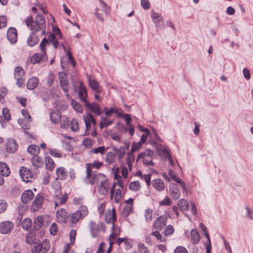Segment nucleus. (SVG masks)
I'll return each mask as SVG.
<instances>
[{"mask_svg":"<svg viewBox=\"0 0 253 253\" xmlns=\"http://www.w3.org/2000/svg\"><path fill=\"white\" fill-rule=\"evenodd\" d=\"M79 96L80 100L84 102L85 104V101H87L86 99V97L87 96V92L85 88L83 86L82 83H80Z\"/></svg>","mask_w":253,"mask_h":253,"instance_id":"obj_29","label":"nucleus"},{"mask_svg":"<svg viewBox=\"0 0 253 253\" xmlns=\"http://www.w3.org/2000/svg\"><path fill=\"white\" fill-rule=\"evenodd\" d=\"M178 205L182 211H187L189 208V205L187 201L183 199H182L178 201Z\"/></svg>","mask_w":253,"mask_h":253,"instance_id":"obj_39","label":"nucleus"},{"mask_svg":"<svg viewBox=\"0 0 253 253\" xmlns=\"http://www.w3.org/2000/svg\"><path fill=\"white\" fill-rule=\"evenodd\" d=\"M142 132H145V134H143L142 135L140 141H139L142 144H143L146 141L147 136H149L150 134V132L149 130L147 128H146L144 130L142 129Z\"/></svg>","mask_w":253,"mask_h":253,"instance_id":"obj_55","label":"nucleus"},{"mask_svg":"<svg viewBox=\"0 0 253 253\" xmlns=\"http://www.w3.org/2000/svg\"><path fill=\"white\" fill-rule=\"evenodd\" d=\"M169 190L170 196L173 199L176 200L180 197V189L177 184L175 183H170L169 186Z\"/></svg>","mask_w":253,"mask_h":253,"instance_id":"obj_14","label":"nucleus"},{"mask_svg":"<svg viewBox=\"0 0 253 253\" xmlns=\"http://www.w3.org/2000/svg\"><path fill=\"white\" fill-rule=\"evenodd\" d=\"M57 226L56 223H53L50 228V234L52 236H54L57 231Z\"/></svg>","mask_w":253,"mask_h":253,"instance_id":"obj_62","label":"nucleus"},{"mask_svg":"<svg viewBox=\"0 0 253 253\" xmlns=\"http://www.w3.org/2000/svg\"><path fill=\"white\" fill-rule=\"evenodd\" d=\"M32 163L37 168L41 167L44 164L43 159L39 156H34L32 159Z\"/></svg>","mask_w":253,"mask_h":253,"instance_id":"obj_31","label":"nucleus"},{"mask_svg":"<svg viewBox=\"0 0 253 253\" xmlns=\"http://www.w3.org/2000/svg\"><path fill=\"white\" fill-rule=\"evenodd\" d=\"M7 203L3 200H0V213L4 212L7 208Z\"/></svg>","mask_w":253,"mask_h":253,"instance_id":"obj_60","label":"nucleus"},{"mask_svg":"<svg viewBox=\"0 0 253 253\" xmlns=\"http://www.w3.org/2000/svg\"><path fill=\"white\" fill-rule=\"evenodd\" d=\"M101 121L99 124L100 127L101 129L104 127H106L113 123V121H108L106 118H103L102 117L101 118Z\"/></svg>","mask_w":253,"mask_h":253,"instance_id":"obj_46","label":"nucleus"},{"mask_svg":"<svg viewBox=\"0 0 253 253\" xmlns=\"http://www.w3.org/2000/svg\"><path fill=\"white\" fill-rule=\"evenodd\" d=\"M71 104L74 109L79 113H82L83 112V109L82 106L74 99L71 100Z\"/></svg>","mask_w":253,"mask_h":253,"instance_id":"obj_44","label":"nucleus"},{"mask_svg":"<svg viewBox=\"0 0 253 253\" xmlns=\"http://www.w3.org/2000/svg\"><path fill=\"white\" fill-rule=\"evenodd\" d=\"M132 210V205H127L124 208L122 211V215L125 217H126L129 214Z\"/></svg>","mask_w":253,"mask_h":253,"instance_id":"obj_54","label":"nucleus"},{"mask_svg":"<svg viewBox=\"0 0 253 253\" xmlns=\"http://www.w3.org/2000/svg\"><path fill=\"white\" fill-rule=\"evenodd\" d=\"M99 226L96 224L94 222H90V229L92 236L93 237H96L98 235V231L99 229Z\"/></svg>","mask_w":253,"mask_h":253,"instance_id":"obj_33","label":"nucleus"},{"mask_svg":"<svg viewBox=\"0 0 253 253\" xmlns=\"http://www.w3.org/2000/svg\"><path fill=\"white\" fill-rule=\"evenodd\" d=\"M140 188V184L138 181H134L130 182L129 185V188L133 191L138 190Z\"/></svg>","mask_w":253,"mask_h":253,"instance_id":"obj_47","label":"nucleus"},{"mask_svg":"<svg viewBox=\"0 0 253 253\" xmlns=\"http://www.w3.org/2000/svg\"><path fill=\"white\" fill-rule=\"evenodd\" d=\"M153 210L150 209H146L145 211V219L146 222H149L152 219Z\"/></svg>","mask_w":253,"mask_h":253,"instance_id":"obj_48","label":"nucleus"},{"mask_svg":"<svg viewBox=\"0 0 253 253\" xmlns=\"http://www.w3.org/2000/svg\"><path fill=\"white\" fill-rule=\"evenodd\" d=\"M111 149L115 152L116 156H117L119 161L121 160L126 153L125 148L123 146H121L119 148H117L115 146H112Z\"/></svg>","mask_w":253,"mask_h":253,"instance_id":"obj_18","label":"nucleus"},{"mask_svg":"<svg viewBox=\"0 0 253 253\" xmlns=\"http://www.w3.org/2000/svg\"><path fill=\"white\" fill-rule=\"evenodd\" d=\"M88 214V211L86 206L81 205L79 210L72 214L70 221L73 224L76 223L80 219L84 218Z\"/></svg>","mask_w":253,"mask_h":253,"instance_id":"obj_4","label":"nucleus"},{"mask_svg":"<svg viewBox=\"0 0 253 253\" xmlns=\"http://www.w3.org/2000/svg\"><path fill=\"white\" fill-rule=\"evenodd\" d=\"M151 17L156 25H158L163 19L160 14L154 11L152 12Z\"/></svg>","mask_w":253,"mask_h":253,"instance_id":"obj_41","label":"nucleus"},{"mask_svg":"<svg viewBox=\"0 0 253 253\" xmlns=\"http://www.w3.org/2000/svg\"><path fill=\"white\" fill-rule=\"evenodd\" d=\"M66 172L65 171V169L64 167H59L56 170V174L57 175V179L58 178L61 180H64L65 179L66 175Z\"/></svg>","mask_w":253,"mask_h":253,"instance_id":"obj_32","label":"nucleus"},{"mask_svg":"<svg viewBox=\"0 0 253 253\" xmlns=\"http://www.w3.org/2000/svg\"><path fill=\"white\" fill-rule=\"evenodd\" d=\"M43 200V196L41 194H38L32 202V205L31 207V211L35 212L39 210L42 207Z\"/></svg>","mask_w":253,"mask_h":253,"instance_id":"obj_10","label":"nucleus"},{"mask_svg":"<svg viewBox=\"0 0 253 253\" xmlns=\"http://www.w3.org/2000/svg\"><path fill=\"white\" fill-rule=\"evenodd\" d=\"M116 160L115 152H109L107 153L105 158V162L109 165L113 164Z\"/></svg>","mask_w":253,"mask_h":253,"instance_id":"obj_36","label":"nucleus"},{"mask_svg":"<svg viewBox=\"0 0 253 253\" xmlns=\"http://www.w3.org/2000/svg\"><path fill=\"white\" fill-rule=\"evenodd\" d=\"M56 214L57 218L61 222H65L68 216L67 211L64 209L58 211Z\"/></svg>","mask_w":253,"mask_h":253,"instance_id":"obj_27","label":"nucleus"},{"mask_svg":"<svg viewBox=\"0 0 253 253\" xmlns=\"http://www.w3.org/2000/svg\"><path fill=\"white\" fill-rule=\"evenodd\" d=\"M35 22L37 23L38 27H36L37 29V31L39 30H42V35H43L46 33V25L44 19L43 18L42 16L40 15H38L36 16V19Z\"/></svg>","mask_w":253,"mask_h":253,"instance_id":"obj_13","label":"nucleus"},{"mask_svg":"<svg viewBox=\"0 0 253 253\" xmlns=\"http://www.w3.org/2000/svg\"><path fill=\"white\" fill-rule=\"evenodd\" d=\"M89 166V164H86V178H89V183L91 185L95 184L98 186L102 180L105 179L106 176L102 173H97L94 171H91V168Z\"/></svg>","mask_w":253,"mask_h":253,"instance_id":"obj_3","label":"nucleus"},{"mask_svg":"<svg viewBox=\"0 0 253 253\" xmlns=\"http://www.w3.org/2000/svg\"><path fill=\"white\" fill-rule=\"evenodd\" d=\"M27 151L31 155L38 156L37 155L39 153L40 150L38 146L36 145H31L28 147Z\"/></svg>","mask_w":253,"mask_h":253,"instance_id":"obj_38","label":"nucleus"},{"mask_svg":"<svg viewBox=\"0 0 253 253\" xmlns=\"http://www.w3.org/2000/svg\"><path fill=\"white\" fill-rule=\"evenodd\" d=\"M84 105L90 111L96 116H99L102 113L100 106L96 102L89 103L85 101Z\"/></svg>","mask_w":253,"mask_h":253,"instance_id":"obj_12","label":"nucleus"},{"mask_svg":"<svg viewBox=\"0 0 253 253\" xmlns=\"http://www.w3.org/2000/svg\"><path fill=\"white\" fill-rule=\"evenodd\" d=\"M154 155V152L153 150L147 149L145 151L141 152L138 155L137 161L142 159L143 163L144 165L154 166V164L152 161V157Z\"/></svg>","mask_w":253,"mask_h":253,"instance_id":"obj_5","label":"nucleus"},{"mask_svg":"<svg viewBox=\"0 0 253 253\" xmlns=\"http://www.w3.org/2000/svg\"><path fill=\"white\" fill-rule=\"evenodd\" d=\"M174 253H188V252L184 247L178 246L175 249Z\"/></svg>","mask_w":253,"mask_h":253,"instance_id":"obj_63","label":"nucleus"},{"mask_svg":"<svg viewBox=\"0 0 253 253\" xmlns=\"http://www.w3.org/2000/svg\"><path fill=\"white\" fill-rule=\"evenodd\" d=\"M34 197L33 192L30 190L25 191L21 196V201L23 203H27L31 201Z\"/></svg>","mask_w":253,"mask_h":253,"instance_id":"obj_20","label":"nucleus"},{"mask_svg":"<svg viewBox=\"0 0 253 253\" xmlns=\"http://www.w3.org/2000/svg\"><path fill=\"white\" fill-rule=\"evenodd\" d=\"M39 83V79L36 77H32L27 82V87L29 89H33L36 87Z\"/></svg>","mask_w":253,"mask_h":253,"instance_id":"obj_28","label":"nucleus"},{"mask_svg":"<svg viewBox=\"0 0 253 253\" xmlns=\"http://www.w3.org/2000/svg\"><path fill=\"white\" fill-rule=\"evenodd\" d=\"M6 148L8 152L13 153L17 150L18 144L15 140L10 139L6 142Z\"/></svg>","mask_w":253,"mask_h":253,"instance_id":"obj_19","label":"nucleus"},{"mask_svg":"<svg viewBox=\"0 0 253 253\" xmlns=\"http://www.w3.org/2000/svg\"><path fill=\"white\" fill-rule=\"evenodd\" d=\"M191 238L193 243L194 244H197L200 239L199 233L196 229H192L191 232Z\"/></svg>","mask_w":253,"mask_h":253,"instance_id":"obj_37","label":"nucleus"},{"mask_svg":"<svg viewBox=\"0 0 253 253\" xmlns=\"http://www.w3.org/2000/svg\"><path fill=\"white\" fill-rule=\"evenodd\" d=\"M60 121L61 122V127L64 129H67L69 126V120L68 118L65 116H61V118L60 119Z\"/></svg>","mask_w":253,"mask_h":253,"instance_id":"obj_45","label":"nucleus"},{"mask_svg":"<svg viewBox=\"0 0 253 253\" xmlns=\"http://www.w3.org/2000/svg\"><path fill=\"white\" fill-rule=\"evenodd\" d=\"M52 27V31L53 33H51L48 35V44L49 43H52L55 48H57L58 45V42L55 37V35L58 36L59 39H62L63 35L60 31V30L56 25L51 24Z\"/></svg>","mask_w":253,"mask_h":253,"instance_id":"obj_6","label":"nucleus"},{"mask_svg":"<svg viewBox=\"0 0 253 253\" xmlns=\"http://www.w3.org/2000/svg\"><path fill=\"white\" fill-rule=\"evenodd\" d=\"M27 39V44L30 46H34L37 44L39 41V38L35 35V32L33 31Z\"/></svg>","mask_w":253,"mask_h":253,"instance_id":"obj_24","label":"nucleus"},{"mask_svg":"<svg viewBox=\"0 0 253 253\" xmlns=\"http://www.w3.org/2000/svg\"><path fill=\"white\" fill-rule=\"evenodd\" d=\"M99 192L102 195L106 194L109 189V184L106 177L105 179L102 180L101 183L98 185Z\"/></svg>","mask_w":253,"mask_h":253,"instance_id":"obj_17","label":"nucleus"},{"mask_svg":"<svg viewBox=\"0 0 253 253\" xmlns=\"http://www.w3.org/2000/svg\"><path fill=\"white\" fill-rule=\"evenodd\" d=\"M61 118V114L59 111H52L50 114V121L52 123L54 124H57Z\"/></svg>","mask_w":253,"mask_h":253,"instance_id":"obj_25","label":"nucleus"},{"mask_svg":"<svg viewBox=\"0 0 253 253\" xmlns=\"http://www.w3.org/2000/svg\"><path fill=\"white\" fill-rule=\"evenodd\" d=\"M142 143L140 142H133L131 146V151L128 152L127 154V156L132 155V157L133 159H134V157L133 155V152L137 151L142 146Z\"/></svg>","mask_w":253,"mask_h":253,"instance_id":"obj_34","label":"nucleus"},{"mask_svg":"<svg viewBox=\"0 0 253 253\" xmlns=\"http://www.w3.org/2000/svg\"><path fill=\"white\" fill-rule=\"evenodd\" d=\"M24 75V70L21 67H17L14 70L15 79L23 78Z\"/></svg>","mask_w":253,"mask_h":253,"instance_id":"obj_43","label":"nucleus"},{"mask_svg":"<svg viewBox=\"0 0 253 253\" xmlns=\"http://www.w3.org/2000/svg\"><path fill=\"white\" fill-rule=\"evenodd\" d=\"M71 128L72 131H76L79 129L78 123L76 119H72L71 122Z\"/></svg>","mask_w":253,"mask_h":253,"instance_id":"obj_58","label":"nucleus"},{"mask_svg":"<svg viewBox=\"0 0 253 253\" xmlns=\"http://www.w3.org/2000/svg\"><path fill=\"white\" fill-rule=\"evenodd\" d=\"M10 171L7 165L3 162H0V174L5 176H8Z\"/></svg>","mask_w":253,"mask_h":253,"instance_id":"obj_30","label":"nucleus"},{"mask_svg":"<svg viewBox=\"0 0 253 253\" xmlns=\"http://www.w3.org/2000/svg\"><path fill=\"white\" fill-rule=\"evenodd\" d=\"M7 23V18L6 16L1 15L0 16V29L5 27Z\"/></svg>","mask_w":253,"mask_h":253,"instance_id":"obj_61","label":"nucleus"},{"mask_svg":"<svg viewBox=\"0 0 253 253\" xmlns=\"http://www.w3.org/2000/svg\"><path fill=\"white\" fill-rule=\"evenodd\" d=\"M88 83L89 86L95 92L100 93L102 91V88L99 85V83L97 81L89 78Z\"/></svg>","mask_w":253,"mask_h":253,"instance_id":"obj_21","label":"nucleus"},{"mask_svg":"<svg viewBox=\"0 0 253 253\" xmlns=\"http://www.w3.org/2000/svg\"><path fill=\"white\" fill-rule=\"evenodd\" d=\"M101 4V6L102 11L106 15H108L110 13V9L107 4L102 0H98Z\"/></svg>","mask_w":253,"mask_h":253,"instance_id":"obj_52","label":"nucleus"},{"mask_svg":"<svg viewBox=\"0 0 253 253\" xmlns=\"http://www.w3.org/2000/svg\"><path fill=\"white\" fill-rule=\"evenodd\" d=\"M44 224V219L42 216H39L34 220V227L36 230L39 229Z\"/></svg>","mask_w":253,"mask_h":253,"instance_id":"obj_35","label":"nucleus"},{"mask_svg":"<svg viewBox=\"0 0 253 253\" xmlns=\"http://www.w3.org/2000/svg\"><path fill=\"white\" fill-rule=\"evenodd\" d=\"M35 235L31 232H29L27 234L26 236V242L29 244H32L34 243V240L35 239Z\"/></svg>","mask_w":253,"mask_h":253,"instance_id":"obj_51","label":"nucleus"},{"mask_svg":"<svg viewBox=\"0 0 253 253\" xmlns=\"http://www.w3.org/2000/svg\"><path fill=\"white\" fill-rule=\"evenodd\" d=\"M14 227V223L10 221H5L0 223V233L1 234H8L10 233Z\"/></svg>","mask_w":253,"mask_h":253,"instance_id":"obj_11","label":"nucleus"},{"mask_svg":"<svg viewBox=\"0 0 253 253\" xmlns=\"http://www.w3.org/2000/svg\"><path fill=\"white\" fill-rule=\"evenodd\" d=\"M19 173L23 181L26 182H30L33 176L31 170L24 167L20 169Z\"/></svg>","mask_w":253,"mask_h":253,"instance_id":"obj_9","label":"nucleus"},{"mask_svg":"<svg viewBox=\"0 0 253 253\" xmlns=\"http://www.w3.org/2000/svg\"><path fill=\"white\" fill-rule=\"evenodd\" d=\"M123 197L122 191L121 189H117L116 191L114 201L116 203H119Z\"/></svg>","mask_w":253,"mask_h":253,"instance_id":"obj_49","label":"nucleus"},{"mask_svg":"<svg viewBox=\"0 0 253 253\" xmlns=\"http://www.w3.org/2000/svg\"><path fill=\"white\" fill-rule=\"evenodd\" d=\"M59 78L62 88L65 93H67L69 91V85L66 76L64 73H60Z\"/></svg>","mask_w":253,"mask_h":253,"instance_id":"obj_16","label":"nucleus"},{"mask_svg":"<svg viewBox=\"0 0 253 253\" xmlns=\"http://www.w3.org/2000/svg\"><path fill=\"white\" fill-rule=\"evenodd\" d=\"M31 250L34 253H40L41 252L42 253H46L47 252L46 240H44L42 244L40 243H33Z\"/></svg>","mask_w":253,"mask_h":253,"instance_id":"obj_7","label":"nucleus"},{"mask_svg":"<svg viewBox=\"0 0 253 253\" xmlns=\"http://www.w3.org/2000/svg\"><path fill=\"white\" fill-rule=\"evenodd\" d=\"M167 222V217L166 215H161L155 220L153 228L156 230L162 231L166 225Z\"/></svg>","mask_w":253,"mask_h":253,"instance_id":"obj_8","label":"nucleus"},{"mask_svg":"<svg viewBox=\"0 0 253 253\" xmlns=\"http://www.w3.org/2000/svg\"><path fill=\"white\" fill-rule=\"evenodd\" d=\"M152 184L153 187L159 191H163L165 188V184L161 179L158 178L153 180Z\"/></svg>","mask_w":253,"mask_h":253,"instance_id":"obj_23","label":"nucleus"},{"mask_svg":"<svg viewBox=\"0 0 253 253\" xmlns=\"http://www.w3.org/2000/svg\"><path fill=\"white\" fill-rule=\"evenodd\" d=\"M7 37L8 41L11 44H14L17 41V33L15 28H9L7 32Z\"/></svg>","mask_w":253,"mask_h":253,"instance_id":"obj_15","label":"nucleus"},{"mask_svg":"<svg viewBox=\"0 0 253 253\" xmlns=\"http://www.w3.org/2000/svg\"><path fill=\"white\" fill-rule=\"evenodd\" d=\"M159 205L160 206H170L172 205V201L169 197L167 196L160 202Z\"/></svg>","mask_w":253,"mask_h":253,"instance_id":"obj_56","label":"nucleus"},{"mask_svg":"<svg viewBox=\"0 0 253 253\" xmlns=\"http://www.w3.org/2000/svg\"><path fill=\"white\" fill-rule=\"evenodd\" d=\"M91 152L95 154L100 153L101 155H103L105 152V147L104 146H100L92 149Z\"/></svg>","mask_w":253,"mask_h":253,"instance_id":"obj_59","label":"nucleus"},{"mask_svg":"<svg viewBox=\"0 0 253 253\" xmlns=\"http://www.w3.org/2000/svg\"><path fill=\"white\" fill-rule=\"evenodd\" d=\"M160 231L156 230L155 231H153L152 232V235L156 237V238L160 241L162 242H165L167 241V239L165 237H163L161 234L159 232Z\"/></svg>","mask_w":253,"mask_h":253,"instance_id":"obj_53","label":"nucleus"},{"mask_svg":"<svg viewBox=\"0 0 253 253\" xmlns=\"http://www.w3.org/2000/svg\"><path fill=\"white\" fill-rule=\"evenodd\" d=\"M31 122H30L29 120L26 119L18 120V123L19 125L21 126V127L23 129H24L25 130L28 129L30 128L31 126L30 123ZM24 133L27 135H29L30 137H32V135L30 134L28 131L25 130Z\"/></svg>","mask_w":253,"mask_h":253,"instance_id":"obj_22","label":"nucleus"},{"mask_svg":"<svg viewBox=\"0 0 253 253\" xmlns=\"http://www.w3.org/2000/svg\"><path fill=\"white\" fill-rule=\"evenodd\" d=\"M25 22L28 26H30V29L32 31L37 32V29L36 27H38L37 23L35 21H33L32 16H29L27 17Z\"/></svg>","mask_w":253,"mask_h":253,"instance_id":"obj_26","label":"nucleus"},{"mask_svg":"<svg viewBox=\"0 0 253 253\" xmlns=\"http://www.w3.org/2000/svg\"><path fill=\"white\" fill-rule=\"evenodd\" d=\"M138 248L140 253H150L147 248L143 243H139Z\"/></svg>","mask_w":253,"mask_h":253,"instance_id":"obj_57","label":"nucleus"},{"mask_svg":"<svg viewBox=\"0 0 253 253\" xmlns=\"http://www.w3.org/2000/svg\"><path fill=\"white\" fill-rule=\"evenodd\" d=\"M47 43V39L44 38L40 44V53H37L33 55L30 59V61L33 64L40 63L43 61L46 56V45Z\"/></svg>","mask_w":253,"mask_h":253,"instance_id":"obj_2","label":"nucleus"},{"mask_svg":"<svg viewBox=\"0 0 253 253\" xmlns=\"http://www.w3.org/2000/svg\"><path fill=\"white\" fill-rule=\"evenodd\" d=\"M61 187L60 183L55 178V180L51 184V192L53 194L54 198V205L55 207L58 206V204H63L67 200V194L64 193L61 194Z\"/></svg>","mask_w":253,"mask_h":253,"instance_id":"obj_1","label":"nucleus"},{"mask_svg":"<svg viewBox=\"0 0 253 253\" xmlns=\"http://www.w3.org/2000/svg\"><path fill=\"white\" fill-rule=\"evenodd\" d=\"M32 225V220L29 218H25L22 222V228L26 230L30 229Z\"/></svg>","mask_w":253,"mask_h":253,"instance_id":"obj_42","label":"nucleus"},{"mask_svg":"<svg viewBox=\"0 0 253 253\" xmlns=\"http://www.w3.org/2000/svg\"><path fill=\"white\" fill-rule=\"evenodd\" d=\"M174 232V228L172 225H169L167 226L164 231L163 234L165 236H169L172 235Z\"/></svg>","mask_w":253,"mask_h":253,"instance_id":"obj_50","label":"nucleus"},{"mask_svg":"<svg viewBox=\"0 0 253 253\" xmlns=\"http://www.w3.org/2000/svg\"><path fill=\"white\" fill-rule=\"evenodd\" d=\"M2 112L3 116H0V123H2L3 118L6 121H9L11 119L10 114L7 108H3Z\"/></svg>","mask_w":253,"mask_h":253,"instance_id":"obj_40","label":"nucleus"},{"mask_svg":"<svg viewBox=\"0 0 253 253\" xmlns=\"http://www.w3.org/2000/svg\"><path fill=\"white\" fill-rule=\"evenodd\" d=\"M141 6L144 9H148L149 8L150 3L149 0H141Z\"/></svg>","mask_w":253,"mask_h":253,"instance_id":"obj_64","label":"nucleus"}]
</instances>
